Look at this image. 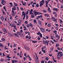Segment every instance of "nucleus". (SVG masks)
Masks as SVG:
<instances>
[{
  "label": "nucleus",
  "mask_w": 63,
  "mask_h": 63,
  "mask_svg": "<svg viewBox=\"0 0 63 63\" xmlns=\"http://www.w3.org/2000/svg\"><path fill=\"white\" fill-rule=\"evenodd\" d=\"M60 53H62V52H59L58 53V55L57 56V57H58V56H59V55Z\"/></svg>",
  "instance_id": "15"
},
{
  "label": "nucleus",
  "mask_w": 63,
  "mask_h": 63,
  "mask_svg": "<svg viewBox=\"0 0 63 63\" xmlns=\"http://www.w3.org/2000/svg\"><path fill=\"white\" fill-rule=\"evenodd\" d=\"M27 47L26 46H24V47H25V48L26 49L27 47Z\"/></svg>",
  "instance_id": "60"
},
{
  "label": "nucleus",
  "mask_w": 63,
  "mask_h": 63,
  "mask_svg": "<svg viewBox=\"0 0 63 63\" xmlns=\"http://www.w3.org/2000/svg\"><path fill=\"white\" fill-rule=\"evenodd\" d=\"M59 55V56L60 57H62L63 56V55H62V53H60Z\"/></svg>",
  "instance_id": "21"
},
{
  "label": "nucleus",
  "mask_w": 63,
  "mask_h": 63,
  "mask_svg": "<svg viewBox=\"0 0 63 63\" xmlns=\"http://www.w3.org/2000/svg\"><path fill=\"white\" fill-rule=\"evenodd\" d=\"M3 8L4 9V10L6 11H7V10H6V7H5V6H4L3 7Z\"/></svg>",
  "instance_id": "38"
},
{
  "label": "nucleus",
  "mask_w": 63,
  "mask_h": 63,
  "mask_svg": "<svg viewBox=\"0 0 63 63\" xmlns=\"http://www.w3.org/2000/svg\"><path fill=\"white\" fill-rule=\"evenodd\" d=\"M53 32L54 33H56V32H57V31L56 30H55L53 31Z\"/></svg>",
  "instance_id": "43"
},
{
  "label": "nucleus",
  "mask_w": 63,
  "mask_h": 63,
  "mask_svg": "<svg viewBox=\"0 0 63 63\" xmlns=\"http://www.w3.org/2000/svg\"><path fill=\"white\" fill-rule=\"evenodd\" d=\"M0 47H3V45L2 44L0 43Z\"/></svg>",
  "instance_id": "30"
},
{
  "label": "nucleus",
  "mask_w": 63,
  "mask_h": 63,
  "mask_svg": "<svg viewBox=\"0 0 63 63\" xmlns=\"http://www.w3.org/2000/svg\"><path fill=\"white\" fill-rule=\"evenodd\" d=\"M0 61L1 62H3L4 61V59H0Z\"/></svg>",
  "instance_id": "32"
},
{
  "label": "nucleus",
  "mask_w": 63,
  "mask_h": 63,
  "mask_svg": "<svg viewBox=\"0 0 63 63\" xmlns=\"http://www.w3.org/2000/svg\"><path fill=\"white\" fill-rule=\"evenodd\" d=\"M36 63H39V61H38V58L37 59H36Z\"/></svg>",
  "instance_id": "13"
},
{
  "label": "nucleus",
  "mask_w": 63,
  "mask_h": 63,
  "mask_svg": "<svg viewBox=\"0 0 63 63\" xmlns=\"http://www.w3.org/2000/svg\"><path fill=\"white\" fill-rule=\"evenodd\" d=\"M56 37L57 38L58 37V38L56 39L57 41V40H58L59 39V38H60V36H58V35H56Z\"/></svg>",
  "instance_id": "4"
},
{
  "label": "nucleus",
  "mask_w": 63,
  "mask_h": 63,
  "mask_svg": "<svg viewBox=\"0 0 63 63\" xmlns=\"http://www.w3.org/2000/svg\"><path fill=\"white\" fill-rule=\"evenodd\" d=\"M35 6H36V7H38L39 6V5L37 3Z\"/></svg>",
  "instance_id": "34"
},
{
  "label": "nucleus",
  "mask_w": 63,
  "mask_h": 63,
  "mask_svg": "<svg viewBox=\"0 0 63 63\" xmlns=\"http://www.w3.org/2000/svg\"><path fill=\"white\" fill-rule=\"evenodd\" d=\"M14 35L16 36H17V37H19V36H18V35L16 33H14Z\"/></svg>",
  "instance_id": "18"
},
{
  "label": "nucleus",
  "mask_w": 63,
  "mask_h": 63,
  "mask_svg": "<svg viewBox=\"0 0 63 63\" xmlns=\"http://www.w3.org/2000/svg\"><path fill=\"white\" fill-rule=\"evenodd\" d=\"M59 20L60 22V23L61 24L63 22L62 20L61 19H59Z\"/></svg>",
  "instance_id": "31"
},
{
  "label": "nucleus",
  "mask_w": 63,
  "mask_h": 63,
  "mask_svg": "<svg viewBox=\"0 0 63 63\" xmlns=\"http://www.w3.org/2000/svg\"><path fill=\"white\" fill-rule=\"evenodd\" d=\"M46 61H48V57H47L46 58Z\"/></svg>",
  "instance_id": "33"
},
{
  "label": "nucleus",
  "mask_w": 63,
  "mask_h": 63,
  "mask_svg": "<svg viewBox=\"0 0 63 63\" xmlns=\"http://www.w3.org/2000/svg\"><path fill=\"white\" fill-rule=\"evenodd\" d=\"M45 48L44 47H43L42 48H41L42 49V50L43 51L44 53H46V51H45V50H44V49Z\"/></svg>",
  "instance_id": "9"
},
{
  "label": "nucleus",
  "mask_w": 63,
  "mask_h": 63,
  "mask_svg": "<svg viewBox=\"0 0 63 63\" xmlns=\"http://www.w3.org/2000/svg\"><path fill=\"white\" fill-rule=\"evenodd\" d=\"M17 34H18V35H20V33L19 32H17Z\"/></svg>",
  "instance_id": "44"
},
{
  "label": "nucleus",
  "mask_w": 63,
  "mask_h": 63,
  "mask_svg": "<svg viewBox=\"0 0 63 63\" xmlns=\"http://www.w3.org/2000/svg\"><path fill=\"white\" fill-rule=\"evenodd\" d=\"M38 23L39 24H41L42 23V22H41V21H39Z\"/></svg>",
  "instance_id": "25"
},
{
  "label": "nucleus",
  "mask_w": 63,
  "mask_h": 63,
  "mask_svg": "<svg viewBox=\"0 0 63 63\" xmlns=\"http://www.w3.org/2000/svg\"><path fill=\"white\" fill-rule=\"evenodd\" d=\"M53 60L54 62H56V63H57V61L54 60V58H53Z\"/></svg>",
  "instance_id": "39"
},
{
  "label": "nucleus",
  "mask_w": 63,
  "mask_h": 63,
  "mask_svg": "<svg viewBox=\"0 0 63 63\" xmlns=\"http://www.w3.org/2000/svg\"><path fill=\"white\" fill-rule=\"evenodd\" d=\"M22 16H25V13L23 14Z\"/></svg>",
  "instance_id": "63"
},
{
  "label": "nucleus",
  "mask_w": 63,
  "mask_h": 63,
  "mask_svg": "<svg viewBox=\"0 0 63 63\" xmlns=\"http://www.w3.org/2000/svg\"><path fill=\"white\" fill-rule=\"evenodd\" d=\"M43 3H40V7H41L42 5H43Z\"/></svg>",
  "instance_id": "14"
},
{
  "label": "nucleus",
  "mask_w": 63,
  "mask_h": 63,
  "mask_svg": "<svg viewBox=\"0 0 63 63\" xmlns=\"http://www.w3.org/2000/svg\"><path fill=\"white\" fill-rule=\"evenodd\" d=\"M41 62V63H44L45 62H44V61H43Z\"/></svg>",
  "instance_id": "64"
},
{
  "label": "nucleus",
  "mask_w": 63,
  "mask_h": 63,
  "mask_svg": "<svg viewBox=\"0 0 63 63\" xmlns=\"http://www.w3.org/2000/svg\"><path fill=\"white\" fill-rule=\"evenodd\" d=\"M41 33H40V32H38L37 33V35H40Z\"/></svg>",
  "instance_id": "29"
},
{
  "label": "nucleus",
  "mask_w": 63,
  "mask_h": 63,
  "mask_svg": "<svg viewBox=\"0 0 63 63\" xmlns=\"http://www.w3.org/2000/svg\"><path fill=\"white\" fill-rule=\"evenodd\" d=\"M14 5L16 6H18V5H17V4L15 2L14 3Z\"/></svg>",
  "instance_id": "27"
},
{
  "label": "nucleus",
  "mask_w": 63,
  "mask_h": 63,
  "mask_svg": "<svg viewBox=\"0 0 63 63\" xmlns=\"http://www.w3.org/2000/svg\"><path fill=\"white\" fill-rule=\"evenodd\" d=\"M4 17L3 16H1L0 17V20H2V21H3L4 20Z\"/></svg>",
  "instance_id": "6"
},
{
  "label": "nucleus",
  "mask_w": 63,
  "mask_h": 63,
  "mask_svg": "<svg viewBox=\"0 0 63 63\" xmlns=\"http://www.w3.org/2000/svg\"><path fill=\"white\" fill-rule=\"evenodd\" d=\"M12 13H13L12 15H13V16L14 15H15V12L14 11H12Z\"/></svg>",
  "instance_id": "22"
},
{
  "label": "nucleus",
  "mask_w": 63,
  "mask_h": 63,
  "mask_svg": "<svg viewBox=\"0 0 63 63\" xmlns=\"http://www.w3.org/2000/svg\"><path fill=\"white\" fill-rule=\"evenodd\" d=\"M15 62V60H13L12 61V63H14Z\"/></svg>",
  "instance_id": "55"
},
{
  "label": "nucleus",
  "mask_w": 63,
  "mask_h": 63,
  "mask_svg": "<svg viewBox=\"0 0 63 63\" xmlns=\"http://www.w3.org/2000/svg\"><path fill=\"white\" fill-rule=\"evenodd\" d=\"M31 16H31L32 18H34V15H32Z\"/></svg>",
  "instance_id": "57"
},
{
  "label": "nucleus",
  "mask_w": 63,
  "mask_h": 63,
  "mask_svg": "<svg viewBox=\"0 0 63 63\" xmlns=\"http://www.w3.org/2000/svg\"><path fill=\"white\" fill-rule=\"evenodd\" d=\"M46 38L47 39H48V38H49V37L48 36H46Z\"/></svg>",
  "instance_id": "58"
},
{
  "label": "nucleus",
  "mask_w": 63,
  "mask_h": 63,
  "mask_svg": "<svg viewBox=\"0 0 63 63\" xmlns=\"http://www.w3.org/2000/svg\"><path fill=\"white\" fill-rule=\"evenodd\" d=\"M29 13V12H28V11H27V12L26 13V15H27V14H28Z\"/></svg>",
  "instance_id": "62"
},
{
  "label": "nucleus",
  "mask_w": 63,
  "mask_h": 63,
  "mask_svg": "<svg viewBox=\"0 0 63 63\" xmlns=\"http://www.w3.org/2000/svg\"><path fill=\"white\" fill-rule=\"evenodd\" d=\"M60 44H58V43H57V44H56V47H57L59 46Z\"/></svg>",
  "instance_id": "26"
},
{
  "label": "nucleus",
  "mask_w": 63,
  "mask_h": 63,
  "mask_svg": "<svg viewBox=\"0 0 63 63\" xmlns=\"http://www.w3.org/2000/svg\"><path fill=\"white\" fill-rule=\"evenodd\" d=\"M51 26V24H50L49 23L47 25V26L48 27H50Z\"/></svg>",
  "instance_id": "19"
},
{
  "label": "nucleus",
  "mask_w": 63,
  "mask_h": 63,
  "mask_svg": "<svg viewBox=\"0 0 63 63\" xmlns=\"http://www.w3.org/2000/svg\"><path fill=\"white\" fill-rule=\"evenodd\" d=\"M6 1H4V0H2V1L1 2V3L3 5H5V4L3 3H6Z\"/></svg>",
  "instance_id": "3"
},
{
  "label": "nucleus",
  "mask_w": 63,
  "mask_h": 63,
  "mask_svg": "<svg viewBox=\"0 0 63 63\" xmlns=\"http://www.w3.org/2000/svg\"><path fill=\"white\" fill-rule=\"evenodd\" d=\"M48 9L49 12V11H50V8L48 7Z\"/></svg>",
  "instance_id": "49"
},
{
  "label": "nucleus",
  "mask_w": 63,
  "mask_h": 63,
  "mask_svg": "<svg viewBox=\"0 0 63 63\" xmlns=\"http://www.w3.org/2000/svg\"><path fill=\"white\" fill-rule=\"evenodd\" d=\"M2 13L3 14V15H6V13H5V12H4V11H2Z\"/></svg>",
  "instance_id": "45"
},
{
  "label": "nucleus",
  "mask_w": 63,
  "mask_h": 63,
  "mask_svg": "<svg viewBox=\"0 0 63 63\" xmlns=\"http://www.w3.org/2000/svg\"><path fill=\"white\" fill-rule=\"evenodd\" d=\"M9 19H10L11 20H13V19L12 18V17H10Z\"/></svg>",
  "instance_id": "50"
},
{
  "label": "nucleus",
  "mask_w": 63,
  "mask_h": 63,
  "mask_svg": "<svg viewBox=\"0 0 63 63\" xmlns=\"http://www.w3.org/2000/svg\"><path fill=\"white\" fill-rule=\"evenodd\" d=\"M49 42V41H47V40H46V43L47 44V45L48 46V43Z\"/></svg>",
  "instance_id": "10"
},
{
  "label": "nucleus",
  "mask_w": 63,
  "mask_h": 63,
  "mask_svg": "<svg viewBox=\"0 0 63 63\" xmlns=\"http://www.w3.org/2000/svg\"><path fill=\"white\" fill-rule=\"evenodd\" d=\"M10 57V55H7V58H11L10 57Z\"/></svg>",
  "instance_id": "24"
},
{
  "label": "nucleus",
  "mask_w": 63,
  "mask_h": 63,
  "mask_svg": "<svg viewBox=\"0 0 63 63\" xmlns=\"http://www.w3.org/2000/svg\"><path fill=\"white\" fill-rule=\"evenodd\" d=\"M37 39H38V40H40V37H39L37 38Z\"/></svg>",
  "instance_id": "56"
},
{
  "label": "nucleus",
  "mask_w": 63,
  "mask_h": 63,
  "mask_svg": "<svg viewBox=\"0 0 63 63\" xmlns=\"http://www.w3.org/2000/svg\"><path fill=\"white\" fill-rule=\"evenodd\" d=\"M53 10L54 11H55L56 12H57L58 11V10H57V8H53Z\"/></svg>",
  "instance_id": "12"
},
{
  "label": "nucleus",
  "mask_w": 63,
  "mask_h": 63,
  "mask_svg": "<svg viewBox=\"0 0 63 63\" xmlns=\"http://www.w3.org/2000/svg\"><path fill=\"white\" fill-rule=\"evenodd\" d=\"M27 26L28 28H29V25L28 24L27 25Z\"/></svg>",
  "instance_id": "52"
},
{
  "label": "nucleus",
  "mask_w": 63,
  "mask_h": 63,
  "mask_svg": "<svg viewBox=\"0 0 63 63\" xmlns=\"http://www.w3.org/2000/svg\"><path fill=\"white\" fill-rule=\"evenodd\" d=\"M51 19H53V21H55L57 20V19L55 18V17H52Z\"/></svg>",
  "instance_id": "2"
},
{
  "label": "nucleus",
  "mask_w": 63,
  "mask_h": 63,
  "mask_svg": "<svg viewBox=\"0 0 63 63\" xmlns=\"http://www.w3.org/2000/svg\"><path fill=\"white\" fill-rule=\"evenodd\" d=\"M50 42H51L52 44H54V42H53L52 40H50Z\"/></svg>",
  "instance_id": "42"
},
{
  "label": "nucleus",
  "mask_w": 63,
  "mask_h": 63,
  "mask_svg": "<svg viewBox=\"0 0 63 63\" xmlns=\"http://www.w3.org/2000/svg\"><path fill=\"white\" fill-rule=\"evenodd\" d=\"M45 16H47V17H48V16H49V15L48 14H45Z\"/></svg>",
  "instance_id": "16"
},
{
  "label": "nucleus",
  "mask_w": 63,
  "mask_h": 63,
  "mask_svg": "<svg viewBox=\"0 0 63 63\" xmlns=\"http://www.w3.org/2000/svg\"><path fill=\"white\" fill-rule=\"evenodd\" d=\"M4 48L5 49V50H7V49H8V48H6V46H5Z\"/></svg>",
  "instance_id": "20"
},
{
  "label": "nucleus",
  "mask_w": 63,
  "mask_h": 63,
  "mask_svg": "<svg viewBox=\"0 0 63 63\" xmlns=\"http://www.w3.org/2000/svg\"><path fill=\"white\" fill-rule=\"evenodd\" d=\"M18 23H19L20 24H21V20H18Z\"/></svg>",
  "instance_id": "23"
},
{
  "label": "nucleus",
  "mask_w": 63,
  "mask_h": 63,
  "mask_svg": "<svg viewBox=\"0 0 63 63\" xmlns=\"http://www.w3.org/2000/svg\"><path fill=\"white\" fill-rule=\"evenodd\" d=\"M32 43H37V41H34L33 40H32Z\"/></svg>",
  "instance_id": "28"
},
{
  "label": "nucleus",
  "mask_w": 63,
  "mask_h": 63,
  "mask_svg": "<svg viewBox=\"0 0 63 63\" xmlns=\"http://www.w3.org/2000/svg\"><path fill=\"white\" fill-rule=\"evenodd\" d=\"M15 10H16V7H15L14 8H12V11H15Z\"/></svg>",
  "instance_id": "7"
},
{
  "label": "nucleus",
  "mask_w": 63,
  "mask_h": 63,
  "mask_svg": "<svg viewBox=\"0 0 63 63\" xmlns=\"http://www.w3.org/2000/svg\"><path fill=\"white\" fill-rule=\"evenodd\" d=\"M9 5H13V3L12 2H10L9 3Z\"/></svg>",
  "instance_id": "51"
},
{
  "label": "nucleus",
  "mask_w": 63,
  "mask_h": 63,
  "mask_svg": "<svg viewBox=\"0 0 63 63\" xmlns=\"http://www.w3.org/2000/svg\"><path fill=\"white\" fill-rule=\"evenodd\" d=\"M39 36L41 37V38H42V37H43V36H42V34H40Z\"/></svg>",
  "instance_id": "46"
},
{
  "label": "nucleus",
  "mask_w": 63,
  "mask_h": 63,
  "mask_svg": "<svg viewBox=\"0 0 63 63\" xmlns=\"http://www.w3.org/2000/svg\"><path fill=\"white\" fill-rule=\"evenodd\" d=\"M8 34H9V36H12V34H11V33H10L9 32Z\"/></svg>",
  "instance_id": "35"
},
{
  "label": "nucleus",
  "mask_w": 63,
  "mask_h": 63,
  "mask_svg": "<svg viewBox=\"0 0 63 63\" xmlns=\"http://www.w3.org/2000/svg\"><path fill=\"white\" fill-rule=\"evenodd\" d=\"M26 49H27V50H29V47H28L26 48Z\"/></svg>",
  "instance_id": "37"
},
{
  "label": "nucleus",
  "mask_w": 63,
  "mask_h": 63,
  "mask_svg": "<svg viewBox=\"0 0 63 63\" xmlns=\"http://www.w3.org/2000/svg\"><path fill=\"white\" fill-rule=\"evenodd\" d=\"M45 2L46 3V5H47V4H48L47 3V1H45Z\"/></svg>",
  "instance_id": "53"
},
{
  "label": "nucleus",
  "mask_w": 63,
  "mask_h": 63,
  "mask_svg": "<svg viewBox=\"0 0 63 63\" xmlns=\"http://www.w3.org/2000/svg\"><path fill=\"white\" fill-rule=\"evenodd\" d=\"M33 13H32V11H29V15H30L32 14Z\"/></svg>",
  "instance_id": "36"
},
{
  "label": "nucleus",
  "mask_w": 63,
  "mask_h": 63,
  "mask_svg": "<svg viewBox=\"0 0 63 63\" xmlns=\"http://www.w3.org/2000/svg\"><path fill=\"white\" fill-rule=\"evenodd\" d=\"M33 13H34V14L35 15V16H36L38 14H39V12H37L35 10L33 11Z\"/></svg>",
  "instance_id": "1"
},
{
  "label": "nucleus",
  "mask_w": 63,
  "mask_h": 63,
  "mask_svg": "<svg viewBox=\"0 0 63 63\" xmlns=\"http://www.w3.org/2000/svg\"><path fill=\"white\" fill-rule=\"evenodd\" d=\"M23 59H24V61H25V60H26V58L24 57L23 58Z\"/></svg>",
  "instance_id": "59"
},
{
  "label": "nucleus",
  "mask_w": 63,
  "mask_h": 63,
  "mask_svg": "<svg viewBox=\"0 0 63 63\" xmlns=\"http://www.w3.org/2000/svg\"><path fill=\"white\" fill-rule=\"evenodd\" d=\"M46 40L44 41L43 42V44H46Z\"/></svg>",
  "instance_id": "48"
},
{
  "label": "nucleus",
  "mask_w": 63,
  "mask_h": 63,
  "mask_svg": "<svg viewBox=\"0 0 63 63\" xmlns=\"http://www.w3.org/2000/svg\"><path fill=\"white\" fill-rule=\"evenodd\" d=\"M15 63H17V61H16V60H15Z\"/></svg>",
  "instance_id": "61"
},
{
  "label": "nucleus",
  "mask_w": 63,
  "mask_h": 63,
  "mask_svg": "<svg viewBox=\"0 0 63 63\" xmlns=\"http://www.w3.org/2000/svg\"><path fill=\"white\" fill-rule=\"evenodd\" d=\"M2 30L4 32H5V33H7V30L3 28L2 29Z\"/></svg>",
  "instance_id": "5"
},
{
  "label": "nucleus",
  "mask_w": 63,
  "mask_h": 63,
  "mask_svg": "<svg viewBox=\"0 0 63 63\" xmlns=\"http://www.w3.org/2000/svg\"><path fill=\"white\" fill-rule=\"evenodd\" d=\"M16 44H14V47H16Z\"/></svg>",
  "instance_id": "47"
},
{
  "label": "nucleus",
  "mask_w": 63,
  "mask_h": 63,
  "mask_svg": "<svg viewBox=\"0 0 63 63\" xmlns=\"http://www.w3.org/2000/svg\"><path fill=\"white\" fill-rule=\"evenodd\" d=\"M43 11L44 13H47V11H46V10H43Z\"/></svg>",
  "instance_id": "41"
},
{
  "label": "nucleus",
  "mask_w": 63,
  "mask_h": 63,
  "mask_svg": "<svg viewBox=\"0 0 63 63\" xmlns=\"http://www.w3.org/2000/svg\"><path fill=\"white\" fill-rule=\"evenodd\" d=\"M40 30L42 32H45V30L43 28H41L40 29Z\"/></svg>",
  "instance_id": "8"
},
{
  "label": "nucleus",
  "mask_w": 63,
  "mask_h": 63,
  "mask_svg": "<svg viewBox=\"0 0 63 63\" xmlns=\"http://www.w3.org/2000/svg\"><path fill=\"white\" fill-rule=\"evenodd\" d=\"M1 40L3 41H4L5 40V39L4 38H1Z\"/></svg>",
  "instance_id": "40"
},
{
  "label": "nucleus",
  "mask_w": 63,
  "mask_h": 63,
  "mask_svg": "<svg viewBox=\"0 0 63 63\" xmlns=\"http://www.w3.org/2000/svg\"><path fill=\"white\" fill-rule=\"evenodd\" d=\"M30 27L31 28H32V27H33V25H32L31 23H30Z\"/></svg>",
  "instance_id": "17"
},
{
  "label": "nucleus",
  "mask_w": 63,
  "mask_h": 63,
  "mask_svg": "<svg viewBox=\"0 0 63 63\" xmlns=\"http://www.w3.org/2000/svg\"><path fill=\"white\" fill-rule=\"evenodd\" d=\"M33 22L35 23H36V20H33Z\"/></svg>",
  "instance_id": "54"
},
{
  "label": "nucleus",
  "mask_w": 63,
  "mask_h": 63,
  "mask_svg": "<svg viewBox=\"0 0 63 63\" xmlns=\"http://www.w3.org/2000/svg\"><path fill=\"white\" fill-rule=\"evenodd\" d=\"M40 3H43V4H45V1H44V0H42V1H40Z\"/></svg>",
  "instance_id": "11"
}]
</instances>
